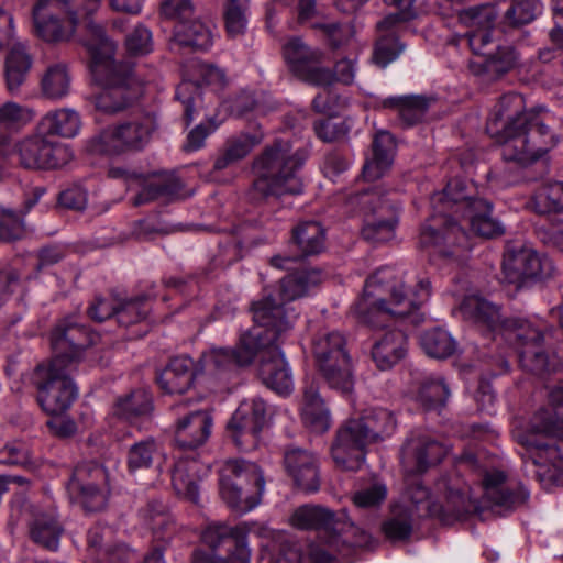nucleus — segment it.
Segmentation results:
<instances>
[{
	"mask_svg": "<svg viewBox=\"0 0 563 563\" xmlns=\"http://www.w3.org/2000/svg\"><path fill=\"white\" fill-rule=\"evenodd\" d=\"M429 277L382 267L365 283L362 298L355 303L360 320L374 328L402 319L418 310L431 297Z\"/></svg>",
	"mask_w": 563,
	"mask_h": 563,
	"instance_id": "obj_1",
	"label": "nucleus"
},
{
	"mask_svg": "<svg viewBox=\"0 0 563 563\" xmlns=\"http://www.w3.org/2000/svg\"><path fill=\"white\" fill-rule=\"evenodd\" d=\"M290 525L299 530H314L317 540L309 547L312 563H333L349 559L358 548L373 543L372 534L347 518L345 510L335 512L320 505H302L290 516Z\"/></svg>",
	"mask_w": 563,
	"mask_h": 563,
	"instance_id": "obj_2",
	"label": "nucleus"
},
{
	"mask_svg": "<svg viewBox=\"0 0 563 563\" xmlns=\"http://www.w3.org/2000/svg\"><path fill=\"white\" fill-rule=\"evenodd\" d=\"M86 47L91 55V73L101 90L91 98L97 111L117 115L130 109L141 90L129 69L114 60L115 44L99 24L88 23Z\"/></svg>",
	"mask_w": 563,
	"mask_h": 563,
	"instance_id": "obj_3",
	"label": "nucleus"
},
{
	"mask_svg": "<svg viewBox=\"0 0 563 563\" xmlns=\"http://www.w3.org/2000/svg\"><path fill=\"white\" fill-rule=\"evenodd\" d=\"M461 311L466 319L493 331L495 340L500 338L514 346L526 371L542 375L556 369L559 364L550 360L541 346L542 332L528 320L511 318L501 321L499 308L478 296L466 297Z\"/></svg>",
	"mask_w": 563,
	"mask_h": 563,
	"instance_id": "obj_4",
	"label": "nucleus"
},
{
	"mask_svg": "<svg viewBox=\"0 0 563 563\" xmlns=\"http://www.w3.org/2000/svg\"><path fill=\"white\" fill-rule=\"evenodd\" d=\"M521 445L522 462L528 473L539 481L554 479L563 472V415L553 407L538 409L526 430H515Z\"/></svg>",
	"mask_w": 563,
	"mask_h": 563,
	"instance_id": "obj_5",
	"label": "nucleus"
},
{
	"mask_svg": "<svg viewBox=\"0 0 563 563\" xmlns=\"http://www.w3.org/2000/svg\"><path fill=\"white\" fill-rule=\"evenodd\" d=\"M475 198L466 194L465 181L460 178L451 179L445 188L431 198L434 213L423 225L420 233V244L434 249V253L443 257H460L468 250L467 233L452 218L454 214L468 210V203Z\"/></svg>",
	"mask_w": 563,
	"mask_h": 563,
	"instance_id": "obj_6",
	"label": "nucleus"
},
{
	"mask_svg": "<svg viewBox=\"0 0 563 563\" xmlns=\"http://www.w3.org/2000/svg\"><path fill=\"white\" fill-rule=\"evenodd\" d=\"M397 427L394 413L385 408H369L357 418L345 421L331 445L335 465L343 471H358L365 461L366 448L390 437Z\"/></svg>",
	"mask_w": 563,
	"mask_h": 563,
	"instance_id": "obj_7",
	"label": "nucleus"
},
{
	"mask_svg": "<svg viewBox=\"0 0 563 563\" xmlns=\"http://www.w3.org/2000/svg\"><path fill=\"white\" fill-rule=\"evenodd\" d=\"M302 163V158L292 153L288 141L277 140L266 145L253 159L254 179L250 190L251 198L265 200L269 197L300 195L303 185L298 170Z\"/></svg>",
	"mask_w": 563,
	"mask_h": 563,
	"instance_id": "obj_8",
	"label": "nucleus"
},
{
	"mask_svg": "<svg viewBox=\"0 0 563 563\" xmlns=\"http://www.w3.org/2000/svg\"><path fill=\"white\" fill-rule=\"evenodd\" d=\"M279 312L271 300L255 306L254 325L240 335L235 349L216 347L205 353L202 360L206 368L212 373H221L251 365L257 356L258 349L263 346L261 342L262 334L265 332L263 325H277L279 331H288L291 328L295 314L287 316L277 322L276 317Z\"/></svg>",
	"mask_w": 563,
	"mask_h": 563,
	"instance_id": "obj_9",
	"label": "nucleus"
},
{
	"mask_svg": "<svg viewBox=\"0 0 563 563\" xmlns=\"http://www.w3.org/2000/svg\"><path fill=\"white\" fill-rule=\"evenodd\" d=\"M157 129L154 113L140 111L126 120L102 129L85 142V152L92 156H117L143 150Z\"/></svg>",
	"mask_w": 563,
	"mask_h": 563,
	"instance_id": "obj_10",
	"label": "nucleus"
},
{
	"mask_svg": "<svg viewBox=\"0 0 563 563\" xmlns=\"http://www.w3.org/2000/svg\"><path fill=\"white\" fill-rule=\"evenodd\" d=\"M250 528L245 522L229 525L211 522L201 533L207 547L197 548L191 553V563H250L252 551L247 537Z\"/></svg>",
	"mask_w": 563,
	"mask_h": 563,
	"instance_id": "obj_11",
	"label": "nucleus"
},
{
	"mask_svg": "<svg viewBox=\"0 0 563 563\" xmlns=\"http://www.w3.org/2000/svg\"><path fill=\"white\" fill-rule=\"evenodd\" d=\"M265 489L262 470L253 462L229 460L219 471V490L224 503L239 512H247L261 504Z\"/></svg>",
	"mask_w": 563,
	"mask_h": 563,
	"instance_id": "obj_12",
	"label": "nucleus"
},
{
	"mask_svg": "<svg viewBox=\"0 0 563 563\" xmlns=\"http://www.w3.org/2000/svg\"><path fill=\"white\" fill-rule=\"evenodd\" d=\"M86 1L82 0H38L33 9L35 33L46 42L69 40L82 18L85 21L86 40L89 37L88 23L96 24L87 14Z\"/></svg>",
	"mask_w": 563,
	"mask_h": 563,
	"instance_id": "obj_13",
	"label": "nucleus"
},
{
	"mask_svg": "<svg viewBox=\"0 0 563 563\" xmlns=\"http://www.w3.org/2000/svg\"><path fill=\"white\" fill-rule=\"evenodd\" d=\"M507 131L510 134L501 145V156L507 162L521 165L533 163L556 144L554 134L534 110H529L517 132L514 133L511 126Z\"/></svg>",
	"mask_w": 563,
	"mask_h": 563,
	"instance_id": "obj_14",
	"label": "nucleus"
},
{
	"mask_svg": "<svg viewBox=\"0 0 563 563\" xmlns=\"http://www.w3.org/2000/svg\"><path fill=\"white\" fill-rule=\"evenodd\" d=\"M75 366L47 363L36 367L34 385L41 408L51 416L65 412L77 398L78 389L71 378Z\"/></svg>",
	"mask_w": 563,
	"mask_h": 563,
	"instance_id": "obj_15",
	"label": "nucleus"
},
{
	"mask_svg": "<svg viewBox=\"0 0 563 563\" xmlns=\"http://www.w3.org/2000/svg\"><path fill=\"white\" fill-rule=\"evenodd\" d=\"M313 355L331 388L343 394L352 391L354 380L351 360L345 351V339L340 332H320L313 340Z\"/></svg>",
	"mask_w": 563,
	"mask_h": 563,
	"instance_id": "obj_16",
	"label": "nucleus"
},
{
	"mask_svg": "<svg viewBox=\"0 0 563 563\" xmlns=\"http://www.w3.org/2000/svg\"><path fill=\"white\" fill-rule=\"evenodd\" d=\"M277 325H263V343L258 358V375L263 384L279 395H288L294 388L290 368L280 352L278 341L288 331H279Z\"/></svg>",
	"mask_w": 563,
	"mask_h": 563,
	"instance_id": "obj_17",
	"label": "nucleus"
},
{
	"mask_svg": "<svg viewBox=\"0 0 563 563\" xmlns=\"http://www.w3.org/2000/svg\"><path fill=\"white\" fill-rule=\"evenodd\" d=\"M66 489L71 501L78 503L86 511L102 510L110 490L108 471L96 462L78 465Z\"/></svg>",
	"mask_w": 563,
	"mask_h": 563,
	"instance_id": "obj_18",
	"label": "nucleus"
},
{
	"mask_svg": "<svg viewBox=\"0 0 563 563\" xmlns=\"http://www.w3.org/2000/svg\"><path fill=\"white\" fill-rule=\"evenodd\" d=\"M37 133L24 137L15 145L20 164L29 169H57L73 159L71 148L60 142Z\"/></svg>",
	"mask_w": 563,
	"mask_h": 563,
	"instance_id": "obj_19",
	"label": "nucleus"
},
{
	"mask_svg": "<svg viewBox=\"0 0 563 563\" xmlns=\"http://www.w3.org/2000/svg\"><path fill=\"white\" fill-rule=\"evenodd\" d=\"M93 335L75 316L60 319L51 332L52 363L77 367Z\"/></svg>",
	"mask_w": 563,
	"mask_h": 563,
	"instance_id": "obj_20",
	"label": "nucleus"
},
{
	"mask_svg": "<svg viewBox=\"0 0 563 563\" xmlns=\"http://www.w3.org/2000/svg\"><path fill=\"white\" fill-rule=\"evenodd\" d=\"M283 54L290 70L301 80L322 87L333 84L331 69L322 66L323 52L306 45L300 37L288 40Z\"/></svg>",
	"mask_w": 563,
	"mask_h": 563,
	"instance_id": "obj_21",
	"label": "nucleus"
},
{
	"mask_svg": "<svg viewBox=\"0 0 563 563\" xmlns=\"http://www.w3.org/2000/svg\"><path fill=\"white\" fill-rule=\"evenodd\" d=\"M322 278V272L317 268L302 269L291 273L280 280L277 297H275L273 294L266 295L263 299L252 305V311L254 312V308L258 303L271 300L274 307L280 311L278 317H276V321L279 322V320L282 321L287 316L295 314V319L291 323V327H294L299 313L297 312L296 308L294 306H289V303L309 295L312 289L317 288L321 284ZM291 329L292 328H290L288 331Z\"/></svg>",
	"mask_w": 563,
	"mask_h": 563,
	"instance_id": "obj_22",
	"label": "nucleus"
},
{
	"mask_svg": "<svg viewBox=\"0 0 563 563\" xmlns=\"http://www.w3.org/2000/svg\"><path fill=\"white\" fill-rule=\"evenodd\" d=\"M361 200L366 208L362 230L364 239L373 243H383L394 239L398 222L396 205L391 200L385 199L376 189L362 194Z\"/></svg>",
	"mask_w": 563,
	"mask_h": 563,
	"instance_id": "obj_23",
	"label": "nucleus"
},
{
	"mask_svg": "<svg viewBox=\"0 0 563 563\" xmlns=\"http://www.w3.org/2000/svg\"><path fill=\"white\" fill-rule=\"evenodd\" d=\"M267 416L268 407L261 397L243 400L228 422L234 443L243 450L255 449Z\"/></svg>",
	"mask_w": 563,
	"mask_h": 563,
	"instance_id": "obj_24",
	"label": "nucleus"
},
{
	"mask_svg": "<svg viewBox=\"0 0 563 563\" xmlns=\"http://www.w3.org/2000/svg\"><path fill=\"white\" fill-rule=\"evenodd\" d=\"M457 20L470 29L460 38L465 41L471 51L483 58L493 49L492 30L497 19V10L494 5L484 4L466 9L455 10Z\"/></svg>",
	"mask_w": 563,
	"mask_h": 563,
	"instance_id": "obj_25",
	"label": "nucleus"
},
{
	"mask_svg": "<svg viewBox=\"0 0 563 563\" xmlns=\"http://www.w3.org/2000/svg\"><path fill=\"white\" fill-rule=\"evenodd\" d=\"M126 179L129 188H140V191L132 201L135 207L148 203L159 198L177 200L187 197L183 181L174 174L129 176Z\"/></svg>",
	"mask_w": 563,
	"mask_h": 563,
	"instance_id": "obj_26",
	"label": "nucleus"
},
{
	"mask_svg": "<svg viewBox=\"0 0 563 563\" xmlns=\"http://www.w3.org/2000/svg\"><path fill=\"white\" fill-rule=\"evenodd\" d=\"M529 111H525V100L519 93L503 96L493 108L486 123V131L503 145L508 137V128L514 133L520 129Z\"/></svg>",
	"mask_w": 563,
	"mask_h": 563,
	"instance_id": "obj_27",
	"label": "nucleus"
},
{
	"mask_svg": "<svg viewBox=\"0 0 563 563\" xmlns=\"http://www.w3.org/2000/svg\"><path fill=\"white\" fill-rule=\"evenodd\" d=\"M482 486L487 501L504 510H514L528 499V492L520 484L507 481V475L499 470L485 472Z\"/></svg>",
	"mask_w": 563,
	"mask_h": 563,
	"instance_id": "obj_28",
	"label": "nucleus"
},
{
	"mask_svg": "<svg viewBox=\"0 0 563 563\" xmlns=\"http://www.w3.org/2000/svg\"><path fill=\"white\" fill-rule=\"evenodd\" d=\"M284 464L298 488L307 493L319 489V461L314 453L301 448H288L284 454Z\"/></svg>",
	"mask_w": 563,
	"mask_h": 563,
	"instance_id": "obj_29",
	"label": "nucleus"
},
{
	"mask_svg": "<svg viewBox=\"0 0 563 563\" xmlns=\"http://www.w3.org/2000/svg\"><path fill=\"white\" fill-rule=\"evenodd\" d=\"M212 417L206 410H196L179 419L175 430V445L181 452H194L210 437Z\"/></svg>",
	"mask_w": 563,
	"mask_h": 563,
	"instance_id": "obj_30",
	"label": "nucleus"
},
{
	"mask_svg": "<svg viewBox=\"0 0 563 563\" xmlns=\"http://www.w3.org/2000/svg\"><path fill=\"white\" fill-rule=\"evenodd\" d=\"M445 454L446 449L426 434L409 439L401 451L404 465L416 473H422L438 464Z\"/></svg>",
	"mask_w": 563,
	"mask_h": 563,
	"instance_id": "obj_31",
	"label": "nucleus"
},
{
	"mask_svg": "<svg viewBox=\"0 0 563 563\" xmlns=\"http://www.w3.org/2000/svg\"><path fill=\"white\" fill-rule=\"evenodd\" d=\"M33 67V57L29 47L21 42L14 43L7 52L3 62V80L11 95L20 92Z\"/></svg>",
	"mask_w": 563,
	"mask_h": 563,
	"instance_id": "obj_32",
	"label": "nucleus"
},
{
	"mask_svg": "<svg viewBox=\"0 0 563 563\" xmlns=\"http://www.w3.org/2000/svg\"><path fill=\"white\" fill-rule=\"evenodd\" d=\"M202 464L194 456L179 455L172 472V486L175 493L194 504L199 500L198 482Z\"/></svg>",
	"mask_w": 563,
	"mask_h": 563,
	"instance_id": "obj_33",
	"label": "nucleus"
},
{
	"mask_svg": "<svg viewBox=\"0 0 563 563\" xmlns=\"http://www.w3.org/2000/svg\"><path fill=\"white\" fill-rule=\"evenodd\" d=\"M194 361L185 355L176 356L159 373L157 383L168 394H184L194 383Z\"/></svg>",
	"mask_w": 563,
	"mask_h": 563,
	"instance_id": "obj_34",
	"label": "nucleus"
},
{
	"mask_svg": "<svg viewBox=\"0 0 563 563\" xmlns=\"http://www.w3.org/2000/svg\"><path fill=\"white\" fill-rule=\"evenodd\" d=\"M186 18H170L178 20L174 26V41L180 46H190L196 49L207 51L213 44V25L200 20L187 21Z\"/></svg>",
	"mask_w": 563,
	"mask_h": 563,
	"instance_id": "obj_35",
	"label": "nucleus"
},
{
	"mask_svg": "<svg viewBox=\"0 0 563 563\" xmlns=\"http://www.w3.org/2000/svg\"><path fill=\"white\" fill-rule=\"evenodd\" d=\"M373 153L363 167V176L368 181H374L390 168L395 154V140L387 131H379L373 140Z\"/></svg>",
	"mask_w": 563,
	"mask_h": 563,
	"instance_id": "obj_36",
	"label": "nucleus"
},
{
	"mask_svg": "<svg viewBox=\"0 0 563 563\" xmlns=\"http://www.w3.org/2000/svg\"><path fill=\"white\" fill-rule=\"evenodd\" d=\"M407 352V338L402 331L391 330L377 340L372 347V358L380 371L394 367Z\"/></svg>",
	"mask_w": 563,
	"mask_h": 563,
	"instance_id": "obj_37",
	"label": "nucleus"
},
{
	"mask_svg": "<svg viewBox=\"0 0 563 563\" xmlns=\"http://www.w3.org/2000/svg\"><path fill=\"white\" fill-rule=\"evenodd\" d=\"M32 514L31 537L33 541L48 550H57L63 528L56 518L55 509L34 507Z\"/></svg>",
	"mask_w": 563,
	"mask_h": 563,
	"instance_id": "obj_38",
	"label": "nucleus"
},
{
	"mask_svg": "<svg viewBox=\"0 0 563 563\" xmlns=\"http://www.w3.org/2000/svg\"><path fill=\"white\" fill-rule=\"evenodd\" d=\"M493 205L483 198H476L468 203L467 217L472 231L483 238L492 239L504 233L500 222L492 216Z\"/></svg>",
	"mask_w": 563,
	"mask_h": 563,
	"instance_id": "obj_39",
	"label": "nucleus"
},
{
	"mask_svg": "<svg viewBox=\"0 0 563 563\" xmlns=\"http://www.w3.org/2000/svg\"><path fill=\"white\" fill-rule=\"evenodd\" d=\"M301 417L313 432L323 433L330 429V412L313 384L305 387Z\"/></svg>",
	"mask_w": 563,
	"mask_h": 563,
	"instance_id": "obj_40",
	"label": "nucleus"
},
{
	"mask_svg": "<svg viewBox=\"0 0 563 563\" xmlns=\"http://www.w3.org/2000/svg\"><path fill=\"white\" fill-rule=\"evenodd\" d=\"M431 99L423 96L388 97L382 100L380 106L397 112L400 122L405 126H411L420 122L426 115Z\"/></svg>",
	"mask_w": 563,
	"mask_h": 563,
	"instance_id": "obj_41",
	"label": "nucleus"
},
{
	"mask_svg": "<svg viewBox=\"0 0 563 563\" xmlns=\"http://www.w3.org/2000/svg\"><path fill=\"white\" fill-rule=\"evenodd\" d=\"M40 125L49 136L57 135L60 137L73 139L80 132L81 118L74 109L60 108L47 112L42 118Z\"/></svg>",
	"mask_w": 563,
	"mask_h": 563,
	"instance_id": "obj_42",
	"label": "nucleus"
},
{
	"mask_svg": "<svg viewBox=\"0 0 563 563\" xmlns=\"http://www.w3.org/2000/svg\"><path fill=\"white\" fill-rule=\"evenodd\" d=\"M153 410L152 395L145 389H136L118 398L113 413L129 422H134L141 417H147Z\"/></svg>",
	"mask_w": 563,
	"mask_h": 563,
	"instance_id": "obj_43",
	"label": "nucleus"
},
{
	"mask_svg": "<svg viewBox=\"0 0 563 563\" xmlns=\"http://www.w3.org/2000/svg\"><path fill=\"white\" fill-rule=\"evenodd\" d=\"M262 140V135L250 133H241L229 137L224 144L223 152L214 161V169H224L229 165L243 159Z\"/></svg>",
	"mask_w": 563,
	"mask_h": 563,
	"instance_id": "obj_44",
	"label": "nucleus"
},
{
	"mask_svg": "<svg viewBox=\"0 0 563 563\" xmlns=\"http://www.w3.org/2000/svg\"><path fill=\"white\" fill-rule=\"evenodd\" d=\"M531 247L520 241L508 242L503 258L505 278L518 286L523 285V273L529 261Z\"/></svg>",
	"mask_w": 563,
	"mask_h": 563,
	"instance_id": "obj_45",
	"label": "nucleus"
},
{
	"mask_svg": "<svg viewBox=\"0 0 563 563\" xmlns=\"http://www.w3.org/2000/svg\"><path fill=\"white\" fill-rule=\"evenodd\" d=\"M517 55L510 46H497L496 52H490L481 62H471L470 67L476 75L487 74L498 77L509 71L516 64Z\"/></svg>",
	"mask_w": 563,
	"mask_h": 563,
	"instance_id": "obj_46",
	"label": "nucleus"
},
{
	"mask_svg": "<svg viewBox=\"0 0 563 563\" xmlns=\"http://www.w3.org/2000/svg\"><path fill=\"white\" fill-rule=\"evenodd\" d=\"M406 498L400 508L416 519L437 517L441 512L439 505L431 499L428 488L420 483L407 488Z\"/></svg>",
	"mask_w": 563,
	"mask_h": 563,
	"instance_id": "obj_47",
	"label": "nucleus"
},
{
	"mask_svg": "<svg viewBox=\"0 0 563 563\" xmlns=\"http://www.w3.org/2000/svg\"><path fill=\"white\" fill-rule=\"evenodd\" d=\"M70 75L64 64H53L47 67L41 78V91L51 100H60L69 93Z\"/></svg>",
	"mask_w": 563,
	"mask_h": 563,
	"instance_id": "obj_48",
	"label": "nucleus"
},
{
	"mask_svg": "<svg viewBox=\"0 0 563 563\" xmlns=\"http://www.w3.org/2000/svg\"><path fill=\"white\" fill-rule=\"evenodd\" d=\"M292 235L301 256L317 255L324 249V230L316 221L300 223L294 229Z\"/></svg>",
	"mask_w": 563,
	"mask_h": 563,
	"instance_id": "obj_49",
	"label": "nucleus"
},
{
	"mask_svg": "<svg viewBox=\"0 0 563 563\" xmlns=\"http://www.w3.org/2000/svg\"><path fill=\"white\" fill-rule=\"evenodd\" d=\"M529 206L538 214L563 211V183L542 184L531 197Z\"/></svg>",
	"mask_w": 563,
	"mask_h": 563,
	"instance_id": "obj_50",
	"label": "nucleus"
},
{
	"mask_svg": "<svg viewBox=\"0 0 563 563\" xmlns=\"http://www.w3.org/2000/svg\"><path fill=\"white\" fill-rule=\"evenodd\" d=\"M441 512L437 517L442 520L462 518L477 510V500L471 496L470 489L449 488L444 505H439Z\"/></svg>",
	"mask_w": 563,
	"mask_h": 563,
	"instance_id": "obj_51",
	"label": "nucleus"
},
{
	"mask_svg": "<svg viewBox=\"0 0 563 563\" xmlns=\"http://www.w3.org/2000/svg\"><path fill=\"white\" fill-rule=\"evenodd\" d=\"M420 345L426 354L434 358H446L456 350V342L452 335L439 327L422 332Z\"/></svg>",
	"mask_w": 563,
	"mask_h": 563,
	"instance_id": "obj_52",
	"label": "nucleus"
},
{
	"mask_svg": "<svg viewBox=\"0 0 563 563\" xmlns=\"http://www.w3.org/2000/svg\"><path fill=\"white\" fill-rule=\"evenodd\" d=\"M247 15V0H225L223 3V20L225 32L229 37L235 38L245 33Z\"/></svg>",
	"mask_w": 563,
	"mask_h": 563,
	"instance_id": "obj_53",
	"label": "nucleus"
},
{
	"mask_svg": "<svg viewBox=\"0 0 563 563\" xmlns=\"http://www.w3.org/2000/svg\"><path fill=\"white\" fill-rule=\"evenodd\" d=\"M450 396L449 388L439 376L427 377L420 386L418 400L428 410L442 408Z\"/></svg>",
	"mask_w": 563,
	"mask_h": 563,
	"instance_id": "obj_54",
	"label": "nucleus"
},
{
	"mask_svg": "<svg viewBox=\"0 0 563 563\" xmlns=\"http://www.w3.org/2000/svg\"><path fill=\"white\" fill-rule=\"evenodd\" d=\"M34 117L35 112L32 108L14 101H8L0 106V129L18 132L29 124Z\"/></svg>",
	"mask_w": 563,
	"mask_h": 563,
	"instance_id": "obj_55",
	"label": "nucleus"
},
{
	"mask_svg": "<svg viewBox=\"0 0 563 563\" xmlns=\"http://www.w3.org/2000/svg\"><path fill=\"white\" fill-rule=\"evenodd\" d=\"M159 456V448L153 439L142 440L130 448L126 457L128 468L131 473L150 468Z\"/></svg>",
	"mask_w": 563,
	"mask_h": 563,
	"instance_id": "obj_56",
	"label": "nucleus"
},
{
	"mask_svg": "<svg viewBox=\"0 0 563 563\" xmlns=\"http://www.w3.org/2000/svg\"><path fill=\"white\" fill-rule=\"evenodd\" d=\"M141 517L144 525L157 536L166 532L173 525L172 518L166 511V507L157 500L150 501L141 511Z\"/></svg>",
	"mask_w": 563,
	"mask_h": 563,
	"instance_id": "obj_57",
	"label": "nucleus"
},
{
	"mask_svg": "<svg viewBox=\"0 0 563 563\" xmlns=\"http://www.w3.org/2000/svg\"><path fill=\"white\" fill-rule=\"evenodd\" d=\"M23 212L0 206V239L14 241L22 239L25 233Z\"/></svg>",
	"mask_w": 563,
	"mask_h": 563,
	"instance_id": "obj_58",
	"label": "nucleus"
},
{
	"mask_svg": "<svg viewBox=\"0 0 563 563\" xmlns=\"http://www.w3.org/2000/svg\"><path fill=\"white\" fill-rule=\"evenodd\" d=\"M541 9L538 0H516L506 11L505 19L512 26L528 24L536 19Z\"/></svg>",
	"mask_w": 563,
	"mask_h": 563,
	"instance_id": "obj_59",
	"label": "nucleus"
},
{
	"mask_svg": "<svg viewBox=\"0 0 563 563\" xmlns=\"http://www.w3.org/2000/svg\"><path fill=\"white\" fill-rule=\"evenodd\" d=\"M415 520H417L415 517H411L400 507H397L394 510L393 518L384 523L383 530L386 537L391 540H404L410 537Z\"/></svg>",
	"mask_w": 563,
	"mask_h": 563,
	"instance_id": "obj_60",
	"label": "nucleus"
},
{
	"mask_svg": "<svg viewBox=\"0 0 563 563\" xmlns=\"http://www.w3.org/2000/svg\"><path fill=\"white\" fill-rule=\"evenodd\" d=\"M404 51L398 38L394 34L383 35L376 42L373 52V62L379 67H386L394 62Z\"/></svg>",
	"mask_w": 563,
	"mask_h": 563,
	"instance_id": "obj_61",
	"label": "nucleus"
},
{
	"mask_svg": "<svg viewBox=\"0 0 563 563\" xmlns=\"http://www.w3.org/2000/svg\"><path fill=\"white\" fill-rule=\"evenodd\" d=\"M148 309L144 297L133 298L117 305V319L121 325L129 327L144 320Z\"/></svg>",
	"mask_w": 563,
	"mask_h": 563,
	"instance_id": "obj_62",
	"label": "nucleus"
},
{
	"mask_svg": "<svg viewBox=\"0 0 563 563\" xmlns=\"http://www.w3.org/2000/svg\"><path fill=\"white\" fill-rule=\"evenodd\" d=\"M384 2L397 10V13H391L378 21L377 29L379 31L390 30L396 23L411 20L416 15V0H384Z\"/></svg>",
	"mask_w": 563,
	"mask_h": 563,
	"instance_id": "obj_63",
	"label": "nucleus"
},
{
	"mask_svg": "<svg viewBox=\"0 0 563 563\" xmlns=\"http://www.w3.org/2000/svg\"><path fill=\"white\" fill-rule=\"evenodd\" d=\"M387 497V487L384 483L375 482L354 493L353 504L357 508H374L379 506Z\"/></svg>",
	"mask_w": 563,
	"mask_h": 563,
	"instance_id": "obj_64",
	"label": "nucleus"
}]
</instances>
